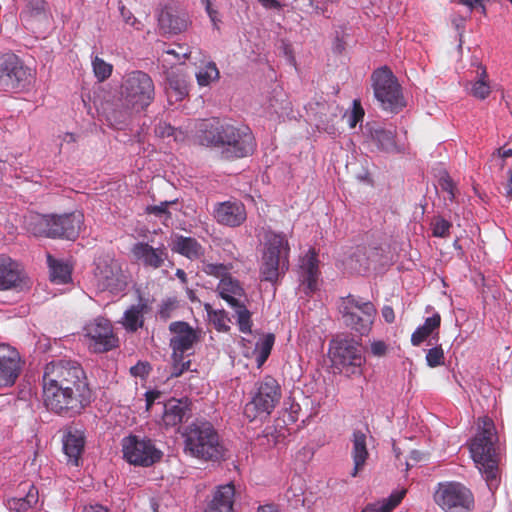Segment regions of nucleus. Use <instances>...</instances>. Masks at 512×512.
<instances>
[{
  "label": "nucleus",
  "mask_w": 512,
  "mask_h": 512,
  "mask_svg": "<svg viewBox=\"0 0 512 512\" xmlns=\"http://www.w3.org/2000/svg\"><path fill=\"white\" fill-rule=\"evenodd\" d=\"M42 402L61 417L80 415L94 400V392L82 365L71 359L47 363L42 376Z\"/></svg>",
  "instance_id": "f257e3e1"
},
{
  "label": "nucleus",
  "mask_w": 512,
  "mask_h": 512,
  "mask_svg": "<svg viewBox=\"0 0 512 512\" xmlns=\"http://www.w3.org/2000/svg\"><path fill=\"white\" fill-rule=\"evenodd\" d=\"M198 138L201 145L217 148L221 159L226 161L248 157L257 146L247 125L222 122L216 118L200 124Z\"/></svg>",
  "instance_id": "f03ea898"
},
{
  "label": "nucleus",
  "mask_w": 512,
  "mask_h": 512,
  "mask_svg": "<svg viewBox=\"0 0 512 512\" xmlns=\"http://www.w3.org/2000/svg\"><path fill=\"white\" fill-rule=\"evenodd\" d=\"M478 433L471 440L470 453L490 491L498 487V466L495 458V425L491 418L478 419Z\"/></svg>",
  "instance_id": "7ed1b4c3"
},
{
  "label": "nucleus",
  "mask_w": 512,
  "mask_h": 512,
  "mask_svg": "<svg viewBox=\"0 0 512 512\" xmlns=\"http://www.w3.org/2000/svg\"><path fill=\"white\" fill-rule=\"evenodd\" d=\"M184 452L204 461H220L225 456V448L214 426L206 420H195L184 432Z\"/></svg>",
  "instance_id": "20e7f679"
},
{
  "label": "nucleus",
  "mask_w": 512,
  "mask_h": 512,
  "mask_svg": "<svg viewBox=\"0 0 512 512\" xmlns=\"http://www.w3.org/2000/svg\"><path fill=\"white\" fill-rule=\"evenodd\" d=\"M120 95L126 108L137 112L143 111L155 98L154 82L147 73L132 71L124 77Z\"/></svg>",
  "instance_id": "39448f33"
},
{
  "label": "nucleus",
  "mask_w": 512,
  "mask_h": 512,
  "mask_svg": "<svg viewBox=\"0 0 512 512\" xmlns=\"http://www.w3.org/2000/svg\"><path fill=\"white\" fill-rule=\"evenodd\" d=\"M93 282L100 292L118 295L124 292L129 283V275L122 263L111 255H101L95 260Z\"/></svg>",
  "instance_id": "423d86ee"
},
{
  "label": "nucleus",
  "mask_w": 512,
  "mask_h": 512,
  "mask_svg": "<svg viewBox=\"0 0 512 512\" xmlns=\"http://www.w3.org/2000/svg\"><path fill=\"white\" fill-rule=\"evenodd\" d=\"M371 81L374 96L383 110L397 113L405 106L401 85L390 68L383 66L376 69Z\"/></svg>",
  "instance_id": "0eeeda50"
},
{
  "label": "nucleus",
  "mask_w": 512,
  "mask_h": 512,
  "mask_svg": "<svg viewBox=\"0 0 512 512\" xmlns=\"http://www.w3.org/2000/svg\"><path fill=\"white\" fill-rule=\"evenodd\" d=\"M217 291L220 297L233 309V317L236 319L239 331L244 334H251L252 314L247 308L248 298L240 282L230 275L223 277L220 279Z\"/></svg>",
  "instance_id": "6e6552de"
},
{
  "label": "nucleus",
  "mask_w": 512,
  "mask_h": 512,
  "mask_svg": "<svg viewBox=\"0 0 512 512\" xmlns=\"http://www.w3.org/2000/svg\"><path fill=\"white\" fill-rule=\"evenodd\" d=\"M329 356L335 368L347 376L360 375L365 358L357 341L335 338L329 345Z\"/></svg>",
  "instance_id": "1a4fd4ad"
},
{
  "label": "nucleus",
  "mask_w": 512,
  "mask_h": 512,
  "mask_svg": "<svg viewBox=\"0 0 512 512\" xmlns=\"http://www.w3.org/2000/svg\"><path fill=\"white\" fill-rule=\"evenodd\" d=\"M281 399V387L272 376H265L256 384L252 399L244 407V415L253 421L268 416Z\"/></svg>",
  "instance_id": "9d476101"
},
{
  "label": "nucleus",
  "mask_w": 512,
  "mask_h": 512,
  "mask_svg": "<svg viewBox=\"0 0 512 512\" xmlns=\"http://www.w3.org/2000/svg\"><path fill=\"white\" fill-rule=\"evenodd\" d=\"M33 70L13 53L0 57V90L20 91L32 84Z\"/></svg>",
  "instance_id": "9b49d317"
},
{
  "label": "nucleus",
  "mask_w": 512,
  "mask_h": 512,
  "mask_svg": "<svg viewBox=\"0 0 512 512\" xmlns=\"http://www.w3.org/2000/svg\"><path fill=\"white\" fill-rule=\"evenodd\" d=\"M123 458L131 465L150 467L159 462L163 453L153 440L147 437L129 435L121 442Z\"/></svg>",
  "instance_id": "f8f14e48"
},
{
  "label": "nucleus",
  "mask_w": 512,
  "mask_h": 512,
  "mask_svg": "<svg viewBox=\"0 0 512 512\" xmlns=\"http://www.w3.org/2000/svg\"><path fill=\"white\" fill-rule=\"evenodd\" d=\"M434 501L445 512H466L474 505L472 492L459 482L439 483Z\"/></svg>",
  "instance_id": "ddd939ff"
},
{
  "label": "nucleus",
  "mask_w": 512,
  "mask_h": 512,
  "mask_svg": "<svg viewBox=\"0 0 512 512\" xmlns=\"http://www.w3.org/2000/svg\"><path fill=\"white\" fill-rule=\"evenodd\" d=\"M341 312L345 324L364 335L370 330L376 309L370 301L363 302L349 295L343 302Z\"/></svg>",
  "instance_id": "4468645a"
},
{
  "label": "nucleus",
  "mask_w": 512,
  "mask_h": 512,
  "mask_svg": "<svg viewBox=\"0 0 512 512\" xmlns=\"http://www.w3.org/2000/svg\"><path fill=\"white\" fill-rule=\"evenodd\" d=\"M89 339V347L96 353L108 352L118 346V338L113 332L111 322L98 317L84 328Z\"/></svg>",
  "instance_id": "2eb2a0df"
},
{
  "label": "nucleus",
  "mask_w": 512,
  "mask_h": 512,
  "mask_svg": "<svg viewBox=\"0 0 512 512\" xmlns=\"http://www.w3.org/2000/svg\"><path fill=\"white\" fill-rule=\"evenodd\" d=\"M50 18L49 6L45 0H24L20 21L27 30L33 33L43 32L49 26Z\"/></svg>",
  "instance_id": "dca6fc26"
},
{
  "label": "nucleus",
  "mask_w": 512,
  "mask_h": 512,
  "mask_svg": "<svg viewBox=\"0 0 512 512\" xmlns=\"http://www.w3.org/2000/svg\"><path fill=\"white\" fill-rule=\"evenodd\" d=\"M24 361L19 351L8 345L0 344V388L12 387L19 378Z\"/></svg>",
  "instance_id": "f3484780"
},
{
  "label": "nucleus",
  "mask_w": 512,
  "mask_h": 512,
  "mask_svg": "<svg viewBox=\"0 0 512 512\" xmlns=\"http://www.w3.org/2000/svg\"><path fill=\"white\" fill-rule=\"evenodd\" d=\"M50 238L75 240L84 224V215L75 211L66 214H52Z\"/></svg>",
  "instance_id": "a211bd4d"
},
{
  "label": "nucleus",
  "mask_w": 512,
  "mask_h": 512,
  "mask_svg": "<svg viewBox=\"0 0 512 512\" xmlns=\"http://www.w3.org/2000/svg\"><path fill=\"white\" fill-rule=\"evenodd\" d=\"M169 331L173 334L169 345L176 356L189 352L200 340L199 332L185 321L171 322Z\"/></svg>",
  "instance_id": "6ab92c4d"
},
{
  "label": "nucleus",
  "mask_w": 512,
  "mask_h": 512,
  "mask_svg": "<svg viewBox=\"0 0 512 512\" xmlns=\"http://www.w3.org/2000/svg\"><path fill=\"white\" fill-rule=\"evenodd\" d=\"M133 258L146 268L159 269L168 258L167 248L161 244L153 247L147 242H137L131 248Z\"/></svg>",
  "instance_id": "aec40b11"
},
{
  "label": "nucleus",
  "mask_w": 512,
  "mask_h": 512,
  "mask_svg": "<svg viewBox=\"0 0 512 512\" xmlns=\"http://www.w3.org/2000/svg\"><path fill=\"white\" fill-rule=\"evenodd\" d=\"M192 403L187 397L171 398L163 404L162 425L166 428L180 426L192 413Z\"/></svg>",
  "instance_id": "412c9836"
},
{
  "label": "nucleus",
  "mask_w": 512,
  "mask_h": 512,
  "mask_svg": "<svg viewBox=\"0 0 512 512\" xmlns=\"http://www.w3.org/2000/svg\"><path fill=\"white\" fill-rule=\"evenodd\" d=\"M25 274L20 265L8 256L0 255V290L22 289Z\"/></svg>",
  "instance_id": "4be33fe9"
},
{
  "label": "nucleus",
  "mask_w": 512,
  "mask_h": 512,
  "mask_svg": "<svg viewBox=\"0 0 512 512\" xmlns=\"http://www.w3.org/2000/svg\"><path fill=\"white\" fill-rule=\"evenodd\" d=\"M214 217L219 224L238 227L246 220L247 213L240 201H225L215 206Z\"/></svg>",
  "instance_id": "5701e85b"
},
{
  "label": "nucleus",
  "mask_w": 512,
  "mask_h": 512,
  "mask_svg": "<svg viewBox=\"0 0 512 512\" xmlns=\"http://www.w3.org/2000/svg\"><path fill=\"white\" fill-rule=\"evenodd\" d=\"M368 429L366 431L354 429L350 438L351 458L353 461V469L350 473L352 477H356L362 471L369 458V451L367 445Z\"/></svg>",
  "instance_id": "b1692460"
},
{
  "label": "nucleus",
  "mask_w": 512,
  "mask_h": 512,
  "mask_svg": "<svg viewBox=\"0 0 512 512\" xmlns=\"http://www.w3.org/2000/svg\"><path fill=\"white\" fill-rule=\"evenodd\" d=\"M158 23L164 33L178 34L188 28L189 17L187 13L166 5L158 15Z\"/></svg>",
  "instance_id": "393cba45"
},
{
  "label": "nucleus",
  "mask_w": 512,
  "mask_h": 512,
  "mask_svg": "<svg viewBox=\"0 0 512 512\" xmlns=\"http://www.w3.org/2000/svg\"><path fill=\"white\" fill-rule=\"evenodd\" d=\"M174 253L180 254L189 260H198L204 256V247L193 237L176 234L170 244Z\"/></svg>",
  "instance_id": "a878e982"
},
{
  "label": "nucleus",
  "mask_w": 512,
  "mask_h": 512,
  "mask_svg": "<svg viewBox=\"0 0 512 512\" xmlns=\"http://www.w3.org/2000/svg\"><path fill=\"white\" fill-rule=\"evenodd\" d=\"M264 255L289 261L290 246L284 233H276L272 230L265 232Z\"/></svg>",
  "instance_id": "bb28decb"
},
{
  "label": "nucleus",
  "mask_w": 512,
  "mask_h": 512,
  "mask_svg": "<svg viewBox=\"0 0 512 512\" xmlns=\"http://www.w3.org/2000/svg\"><path fill=\"white\" fill-rule=\"evenodd\" d=\"M85 435L81 430H70L63 438V451L68 458V462L78 466L81 455L84 451Z\"/></svg>",
  "instance_id": "cd10ccee"
},
{
  "label": "nucleus",
  "mask_w": 512,
  "mask_h": 512,
  "mask_svg": "<svg viewBox=\"0 0 512 512\" xmlns=\"http://www.w3.org/2000/svg\"><path fill=\"white\" fill-rule=\"evenodd\" d=\"M235 488L229 483L219 486L208 503L205 512H233Z\"/></svg>",
  "instance_id": "c85d7f7f"
},
{
  "label": "nucleus",
  "mask_w": 512,
  "mask_h": 512,
  "mask_svg": "<svg viewBox=\"0 0 512 512\" xmlns=\"http://www.w3.org/2000/svg\"><path fill=\"white\" fill-rule=\"evenodd\" d=\"M379 257L378 248L359 246L351 254L347 265L357 273H365L369 270L371 264Z\"/></svg>",
  "instance_id": "c756f323"
},
{
  "label": "nucleus",
  "mask_w": 512,
  "mask_h": 512,
  "mask_svg": "<svg viewBox=\"0 0 512 512\" xmlns=\"http://www.w3.org/2000/svg\"><path fill=\"white\" fill-rule=\"evenodd\" d=\"M52 214L31 212L24 218V228L27 233L35 237L50 238Z\"/></svg>",
  "instance_id": "7c9ffc66"
},
{
  "label": "nucleus",
  "mask_w": 512,
  "mask_h": 512,
  "mask_svg": "<svg viewBox=\"0 0 512 512\" xmlns=\"http://www.w3.org/2000/svg\"><path fill=\"white\" fill-rule=\"evenodd\" d=\"M22 491L26 492L25 496L14 497L8 500L10 510L16 512H24L37 504L39 500L38 489L31 483L24 482L20 485Z\"/></svg>",
  "instance_id": "2f4dec72"
},
{
  "label": "nucleus",
  "mask_w": 512,
  "mask_h": 512,
  "mask_svg": "<svg viewBox=\"0 0 512 512\" xmlns=\"http://www.w3.org/2000/svg\"><path fill=\"white\" fill-rule=\"evenodd\" d=\"M289 261L275 258L274 256L264 255L262 256V265L260 273L262 280L275 282L280 274V271L284 272L288 269Z\"/></svg>",
  "instance_id": "473e14b6"
},
{
  "label": "nucleus",
  "mask_w": 512,
  "mask_h": 512,
  "mask_svg": "<svg viewBox=\"0 0 512 512\" xmlns=\"http://www.w3.org/2000/svg\"><path fill=\"white\" fill-rule=\"evenodd\" d=\"M147 310V304L139 302L130 306L125 312L122 320L123 327L130 332H136L144 325V313Z\"/></svg>",
  "instance_id": "72a5a7b5"
},
{
  "label": "nucleus",
  "mask_w": 512,
  "mask_h": 512,
  "mask_svg": "<svg viewBox=\"0 0 512 512\" xmlns=\"http://www.w3.org/2000/svg\"><path fill=\"white\" fill-rule=\"evenodd\" d=\"M441 324V316L439 313H434L431 317L425 319L423 325L419 326L411 335V343L413 346H419L428 337L433 335L436 331L438 336V330Z\"/></svg>",
  "instance_id": "f704fd0d"
},
{
  "label": "nucleus",
  "mask_w": 512,
  "mask_h": 512,
  "mask_svg": "<svg viewBox=\"0 0 512 512\" xmlns=\"http://www.w3.org/2000/svg\"><path fill=\"white\" fill-rule=\"evenodd\" d=\"M301 269L303 271V282L307 284L310 292L316 289L317 273H318V259L317 254L310 250L302 260Z\"/></svg>",
  "instance_id": "c9c22d12"
},
{
  "label": "nucleus",
  "mask_w": 512,
  "mask_h": 512,
  "mask_svg": "<svg viewBox=\"0 0 512 512\" xmlns=\"http://www.w3.org/2000/svg\"><path fill=\"white\" fill-rule=\"evenodd\" d=\"M370 135L379 149L389 152L396 148V131L394 129L375 126L370 129Z\"/></svg>",
  "instance_id": "e433bc0d"
},
{
  "label": "nucleus",
  "mask_w": 512,
  "mask_h": 512,
  "mask_svg": "<svg viewBox=\"0 0 512 512\" xmlns=\"http://www.w3.org/2000/svg\"><path fill=\"white\" fill-rule=\"evenodd\" d=\"M405 490L392 493L387 499L369 503L362 512H392L405 496Z\"/></svg>",
  "instance_id": "4c0bfd02"
},
{
  "label": "nucleus",
  "mask_w": 512,
  "mask_h": 512,
  "mask_svg": "<svg viewBox=\"0 0 512 512\" xmlns=\"http://www.w3.org/2000/svg\"><path fill=\"white\" fill-rule=\"evenodd\" d=\"M189 93L188 83L178 74H171L167 78V94L170 99L182 101Z\"/></svg>",
  "instance_id": "58836bf2"
},
{
  "label": "nucleus",
  "mask_w": 512,
  "mask_h": 512,
  "mask_svg": "<svg viewBox=\"0 0 512 512\" xmlns=\"http://www.w3.org/2000/svg\"><path fill=\"white\" fill-rule=\"evenodd\" d=\"M47 261L50 268V279L56 284H66L71 279L70 267L56 259L51 255L47 256Z\"/></svg>",
  "instance_id": "ea45409f"
},
{
  "label": "nucleus",
  "mask_w": 512,
  "mask_h": 512,
  "mask_svg": "<svg viewBox=\"0 0 512 512\" xmlns=\"http://www.w3.org/2000/svg\"><path fill=\"white\" fill-rule=\"evenodd\" d=\"M274 342V334L268 333L256 343L255 354L258 368H260L267 361L269 355L271 354Z\"/></svg>",
  "instance_id": "a19ab883"
},
{
  "label": "nucleus",
  "mask_w": 512,
  "mask_h": 512,
  "mask_svg": "<svg viewBox=\"0 0 512 512\" xmlns=\"http://www.w3.org/2000/svg\"><path fill=\"white\" fill-rule=\"evenodd\" d=\"M206 311L209 321L218 332H228L230 330V318L225 310H213L210 305H206Z\"/></svg>",
  "instance_id": "79ce46f5"
},
{
  "label": "nucleus",
  "mask_w": 512,
  "mask_h": 512,
  "mask_svg": "<svg viewBox=\"0 0 512 512\" xmlns=\"http://www.w3.org/2000/svg\"><path fill=\"white\" fill-rule=\"evenodd\" d=\"M220 77L219 70L214 62H208L196 73V79L199 86H208L217 81Z\"/></svg>",
  "instance_id": "37998d69"
},
{
  "label": "nucleus",
  "mask_w": 512,
  "mask_h": 512,
  "mask_svg": "<svg viewBox=\"0 0 512 512\" xmlns=\"http://www.w3.org/2000/svg\"><path fill=\"white\" fill-rule=\"evenodd\" d=\"M179 308V301L176 297H168L159 306L158 316L161 320L167 321Z\"/></svg>",
  "instance_id": "c03bdc74"
},
{
  "label": "nucleus",
  "mask_w": 512,
  "mask_h": 512,
  "mask_svg": "<svg viewBox=\"0 0 512 512\" xmlns=\"http://www.w3.org/2000/svg\"><path fill=\"white\" fill-rule=\"evenodd\" d=\"M93 71L99 81H105L111 76L113 66L96 56L92 61Z\"/></svg>",
  "instance_id": "a18cd8bd"
},
{
  "label": "nucleus",
  "mask_w": 512,
  "mask_h": 512,
  "mask_svg": "<svg viewBox=\"0 0 512 512\" xmlns=\"http://www.w3.org/2000/svg\"><path fill=\"white\" fill-rule=\"evenodd\" d=\"M184 354L175 355V352H172V377H180L185 371L190 370L191 361L184 359Z\"/></svg>",
  "instance_id": "49530a36"
},
{
  "label": "nucleus",
  "mask_w": 512,
  "mask_h": 512,
  "mask_svg": "<svg viewBox=\"0 0 512 512\" xmlns=\"http://www.w3.org/2000/svg\"><path fill=\"white\" fill-rule=\"evenodd\" d=\"M451 227L452 224L448 220L442 217H435L432 221V234L440 238L448 237Z\"/></svg>",
  "instance_id": "de8ad7c7"
},
{
  "label": "nucleus",
  "mask_w": 512,
  "mask_h": 512,
  "mask_svg": "<svg viewBox=\"0 0 512 512\" xmlns=\"http://www.w3.org/2000/svg\"><path fill=\"white\" fill-rule=\"evenodd\" d=\"M445 356L441 345L429 349L426 353L427 365L435 368L444 364Z\"/></svg>",
  "instance_id": "09e8293b"
},
{
  "label": "nucleus",
  "mask_w": 512,
  "mask_h": 512,
  "mask_svg": "<svg viewBox=\"0 0 512 512\" xmlns=\"http://www.w3.org/2000/svg\"><path fill=\"white\" fill-rule=\"evenodd\" d=\"M439 186L442 191L448 194L449 201L453 202L456 198L457 187L452 178L448 174H445L439 179Z\"/></svg>",
  "instance_id": "8fccbe9b"
},
{
  "label": "nucleus",
  "mask_w": 512,
  "mask_h": 512,
  "mask_svg": "<svg viewBox=\"0 0 512 512\" xmlns=\"http://www.w3.org/2000/svg\"><path fill=\"white\" fill-rule=\"evenodd\" d=\"M364 109L359 100L353 101V108L348 118V124L350 128H354L359 122L363 120Z\"/></svg>",
  "instance_id": "3c124183"
},
{
  "label": "nucleus",
  "mask_w": 512,
  "mask_h": 512,
  "mask_svg": "<svg viewBox=\"0 0 512 512\" xmlns=\"http://www.w3.org/2000/svg\"><path fill=\"white\" fill-rule=\"evenodd\" d=\"M471 94L476 98L485 99L490 94V86L481 78L472 85Z\"/></svg>",
  "instance_id": "603ef678"
},
{
  "label": "nucleus",
  "mask_w": 512,
  "mask_h": 512,
  "mask_svg": "<svg viewBox=\"0 0 512 512\" xmlns=\"http://www.w3.org/2000/svg\"><path fill=\"white\" fill-rule=\"evenodd\" d=\"M203 271L208 274L215 277H228L227 275L228 269L224 264L218 263H207L203 265Z\"/></svg>",
  "instance_id": "864d4df0"
},
{
  "label": "nucleus",
  "mask_w": 512,
  "mask_h": 512,
  "mask_svg": "<svg viewBox=\"0 0 512 512\" xmlns=\"http://www.w3.org/2000/svg\"><path fill=\"white\" fill-rule=\"evenodd\" d=\"M173 202L164 201L159 205H152L146 208V212L148 214H153L155 216H161L162 214H167L170 217V213L168 211V206Z\"/></svg>",
  "instance_id": "5fc2aeb1"
},
{
  "label": "nucleus",
  "mask_w": 512,
  "mask_h": 512,
  "mask_svg": "<svg viewBox=\"0 0 512 512\" xmlns=\"http://www.w3.org/2000/svg\"><path fill=\"white\" fill-rule=\"evenodd\" d=\"M388 351V345L381 340H375L371 343V353L375 357H383Z\"/></svg>",
  "instance_id": "6e6d98bb"
},
{
  "label": "nucleus",
  "mask_w": 512,
  "mask_h": 512,
  "mask_svg": "<svg viewBox=\"0 0 512 512\" xmlns=\"http://www.w3.org/2000/svg\"><path fill=\"white\" fill-rule=\"evenodd\" d=\"M174 131L175 128L166 122L159 123L155 128V133L160 137H170Z\"/></svg>",
  "instance_id": "4d7b16f0"
},
{
  "label": "nucleus",
  "mask_w": 512,
  "mask_h": 512,
  "mask_svg": "<svg viewBox=\"0 0 512 512\" xmlns=\"http://www.w3.org/2000/svg\"><path fill=\"white\" fill-rule=\"evenodd\" d=\"M150 367L147 363L139 362L130 368L133 376L145 377L148 375Z\"/></svg>",
  "instance_id": "13d9d810"
},
{
  "label": "nucleus",
  "mask_w": 512,
  "mask_h": 512,
  "mask_svg": "<svg viewBox=\"0 0 512 512\" xmlns=\"http://www.w3.org/2000/svg\"><path fill=\"white\" fill-rule=\"evenodd\" d=\"M161 396V392L158 390H151L145 393L146 400V410L149 411L154 404V402L159 399Z\"/></svg>",
  "instance_id": "bf43d9fd"
},
{
  "label": "nucleus",
  "mask_w": 512,
  "mask_h": 512,
  "mask_svg": "<svg viewBox=\"0 0 512 512\" xmlns=\"http://www.w3.org/2000/svg\"><path fill=\"white\" fill-rule=\"evenodd\" d=\"M461 4L466 5L470 9L480 7L482 12L485 13L486 8L483 5V0H459Z\"/></svg>",
  "instance_id": "052dcab7"
},
{
  "label": "nucleus",
  "mask_w": 512,
  "mask_h": 512,
  "mask_svg": "<svg viewBox=\"0 0 512 512\" xmlns=\"http://www.w3.org/2000/svg\"><path fill=\"white\" fill-rule=\"evenodd\" d=\"M258 2L266 9L280 10L282 7L278 0H258Z\"/></svg>",
  "instance_id": "680f3d73"
},
{
  "label": "nucleus",
  "mask_w": 512,
  "mask_h": 512,
  "mask_svg": "<svg viewBox=\"0 0 512 512\" xmlns=\"http://www.w3.org/2000/svg\"><path fill=\"white\" fill-rule=\"evenodd\" d=\"M382 316L387 323H392L395 320L394 310L391 306H384L382 309Z\"/></svg>",
  "instance_id": "e2e57ef3"
},
{
  "label": "nucleus",
  "mask_w": 512,
  "mask_h": 512,
  "mask_svg": "<svg viewBox=\"0 0 512 512\" xmlns=\"http://www.w3.org/2000/svg\"><path fill=\"white\" fill-rule=\"evenodd\" d=\"M82 512H108V509L100 504H91L85 506Z\"/></svg>",
  "instance_id": "0e129e2a"
},
{
  "label": "nucleus",
  "mask_w": 512,
  "mask_h": 512,
  "mask_svg": "<svg viewBox=\"0 0 512 512\" xmlns=\"http://www.w3.org/2000/svg\"><path fill=\"white\" fill-rule=\"evenodd\" d=\"M508 180L505 185L506 197H512V168L508 170Z\"/></svg>",
  "instance_id": "69168bd1"
},
{
  "label": "nucleus",
  "mask_w": 512,
  "mask_h": 512,
  "mask_svg": "<svg viewBox=\"0 0 512 512\" xmlns=\"http://www.w3.org/2000/svg\"><path fill=\"white\" fill-rule=\"evenodd\" d=\"M257 512H279L278 509L273 505L259 506Z\"/></svg>",
  "instance_id": "338daca9"
},
{
  "label": "nucleus",
  "mask_w": 512,
  "mask_h": 512,
  "mask_svg": "<svg viewBox=\"0 0 512 512\" xmlns=\"http://www.w3.org/2000/svg\"><path fill=\"white\" fill-rule=\"evenodd\" d=\"M498 152H499V155L504 159L512 157V148L502 147L499 149Z\"/></svg>",
  "instance_id": "774afa93"
}]
</instances>
